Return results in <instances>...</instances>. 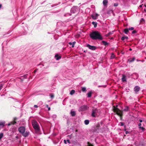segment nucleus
Here are the masks:
<instances>
[{
    "label": "nucleus",
    "instance_id": "f257e3e1",
    "mask_svg": "<svg viewBox=\"0 0 146 146\" xmlns=\"http://www.w3.org/2000/svg\"><path fill=\"white\" fill-rule=\"evenodd\" d=\"M90 36L93 40H102L103 39V38L100 33L97 31L92 32L90 34Z\"/></svg>",
    "mask_w": 146,
    "mask_h": 146
},
{
    "label": "nucleus",
    "instance_id": "f03ea898",
    "mask_svg": "<svg viewBox=\"0 0 146 146\" xmlns=\"http://www.w3.org/2000/svg\"><path fill=\"white\" fill-rule=\"evenodd\" d=\"M25 130L26 128L24 126L20 127L18 128V131L19 132L22 134L23 136L25 137H27L29 134V131H26L25 132Z\"/></svg>",
    "mask_w": 146,
    "mask_h": 146
},
{
    "label": "nucleus",
    "instance_id": "7ed1b4c3",
    "mask_svg": "<svg viewBox=\"0 0 146 146\" xmlns=\"http://www.w3.org/2000/svg\"><path fill=\"white\" fill-rule=\"evenodd\" d=\"M32 123L33 127L37 131H39L40 128L39 125L37 121L35 120H33L32 121Z\"/></svg>",
    "mask_w": 146,
    "mask_h": 146
},
{
    "label": "nucleus",
    "instance_id": "20e7f679",
    "mask_svg": "<svg viewBox=\"0 0 146 146\" xmlns=\"http://www.w3.org/2000/svg\"><path fill=\"white\" fill-rule=\"evenodd\" d=\"M88 108L86 105H83L81 106L79 108V111H83L87 109Z\"/></svg>",
    "mask_w": 146,
    "mask_h": 146
},
{
    "label": "nucleus",
    "instance_id": "39448f33",
    "mask_svg": "<svg viewBox=\"0 0 146 146\" xmlns=\"http://www.w3.org/2000/svg\"><path fill=\"white\" fill-rule=\"evenodd\" d=\"M86 46L88 47L89 49L92 50H95L96 49V46H94L90 45L89 44H86Z\"/></svg>",
    "mask_w": 146,
    "mask_h": 146
},
{
    "label": "nucleus",
    "instance_id": "423d86ee",
    "mask_svg": "<svg viewBox=\"0 0 146 146\" xmlns=\"http://www.w3.org/2000/svg\"><path fill=\"white\" fill-rule=\"evenodd\" d=\"M97 111L96 109H93L92 111V116L93 117H95L96 116V113Z\"/></svg>",
    "mask_w": 146,
    "mask_h": 146
},
{
    "label": "nucleus",
    "instance_id": "0eeeda50",
    "mask_svg": "<svg viewBox=\"0 0 146 146\" xmlns=\"http://www.w3.org/2000/svg\"><path fill=\"white\" fill-rule=\"evenodd\" d=\"M77 8L76 7L74 6L70 10V12L72 13H75L77 10Z\"/></svg>",
    "mask_w": 146,
    "mask_h": 146
},
{
    "label": "nucleus",
    "instance_id": "6e6552de",
    "mask_svg": "<svg viewBox=\"0 0 146 146\" xmlns=\"http://www.w3.org/2000/svg\"><path fill=\"white\" fill-rule=\"evenodd\" d=\"M99 16V15L96 13H94L92 15L91 17L94 20L97 19L98 18V17Z\"/></svg>",
    "mask_w": 146,
    "mask_h": 146
},
{
    "label": "nucleus",
    "instance_id": "1a4fd4ad",
    "mask_svg": "<svg viewBox=\"0 0 146 146\" xmlns=\"http://www.w3.org/2000/svg\"><path fill=\"white\" fill-rule=\"evenodd\" d=\"M140 90V87L138 86H136L134 88V91L135 94H137Z\"/></svg>",
    "mask_w": 146,
    "mask_h": 146
},
{
    "label": "nucleus",
    "instance_id": "9d476101",
    "mask_svg": "<svg viewBox=\"0 0 146 146\" xmlns=\"http://www.w3.org/2000/svg\"><path fill=\"white\" fill-rule=\"evenodd\" d=\"M5 123V121H0V127H3Z\"/></svg>",
    "mask_w": 146,
    "mask_h": 146
},
{
    "label": "nucleus",
    "instance_id": "9b49d317",
    "mask_svg": "<svg viewBox=\"0 0 146 146\" xmlns=\"http://www.w3.org/2000/svg\"><path fill=\"white\" fill-rule=\"evenodd\" d=\"M122 81L123 82H124L126 81V77L124 75H122Z\"/></svg>",
    "mask_w": 146,
    "mask_h": 146
},
{
    "label": "nucleus",
    "instance_id": "f8f14e48",
    "mask_svg": "<svg viewBox=\"0 0 146 146\" xmlns=\"http://www.w3.org/2000/svg\"><path fill=\"white\" fill-rule=\"evenodd\" d=\"M54 57H55V58L57 60H59L61 58V56L58 55V54H56V55H55Z\"/></svg>",
    "mask_w": 146,
    "mask_h": 146
},
{
    "label": "nucleus",
    "instance_id": "ddd939ff",
    "mask_svg": "<svg viewBox=\"0 0 146 146\" xmlns=\"http://www.w3.org/2000/svg\"><path fill=\"white\" fill-rule=\"evenodd\" d=\"M28 76L27 74H25L23 75V77H22V78H20L21 80L23 81V80L27 78V76Z\"/></svg>",
    "mask_w": 146,
    "mask_h": 146
},
{
    "label": "nucleus",
    "instance_id": "4468645a",
    "mask_svg": "<svg viewBox=\"0 0 146 146\" xmlns=\"http://www.w3.org/2000/svg\"><path fill=\"white\" fill-rule=\"evenodd\" d=\"M135 59V57L131 58L128 59V61L130 62H132L134 61Z\"/></svg>",
    "mask_w": 146,
    "mask_h": 146
},
{
    "label": "nucleus",
    "instance_id": "2eb2a0df",
    "mask_svg": "<svg viewBox=\"0 0 146 146\" xmlns=\"http://www.w3.org/2000/svg\"><path fill=\"white\" fill-rule=\"evenodd\" d=\"M16 122L15 121H13L12 122H11L10 123H9L7 124V125L8 126H10L12 124H14L16 123Z\"/></svg>",
    "mask_w": 146,
    "mask_h": 146
},
{
    "label": "nucleus",
    "instance_id": "dca6fc26",
    "mask_svg": "<svg viewBox=\"0 0 146 146\" xmlns=\"http://www.w3.org/2000/svg\"><path fill=\"white\" fill-rule=\"evenodd\" d=\"M108 2V0H104L103 2V5L104 6L107 5Z\"/></svg>",
    "mask_w": 146,
    "mask_h": 146
},
{
    "label": "nucleus",
    "instance_id": "f3484780",
    "mask_svg": "<svg viewBox=\"0 0 146 146\" xmlns=\"http://www.w3.org/2000/svg\"><path fill=\"white\" fill-rule=\"evenodd\" d=\"M75 43H76V42L75 41H74L72 42H69L68 44L69 45H72V48H73L74 47V45Z\"/></svg>",
    "mask_w": 146,
    "mask_h": 146
},
{
    "label": "nucleus",
    "instance_id": "a211bd4d",
    "mask_svg": "<svg viewBox=\"0 0 146 146\" xmlns=\"http://www.w3.org/2000/svg\"><path fill=\"white\" fill-rule=\"evenodd\" d=\"M102 42L103 44H104V45L106 46L108 45V44H109V43L107 42L104 40L102 41Z\"/></svg>",
    "mask_w": 146,
    "mask_h": 146
},
{
    "label": "nucleus",
    "instance_id": "6ab92c4d",
    "mask_svg": "<svg viewBox=\"0 0 146 146\" xmlns=\"http://www.w3.org/2000/svg\"><path fill=\"white\" fill-rule=\"evenodd\" d=\"M70 114L72 116H74L76 115L75 112L74 111H71L70 112Z\"/></svg>",
    "mask_w": 146,
    "mask_h": 146
},
{
    "label": "nucleus",
    "instance_id": "aec40b11",
    "mask_svg": "<svg viewBox=\"0 0 146 146\" xmlns=\"http://www.w3.org/2000/svg\"><path fill=\"white\" fill-rule=\"evenodd\" d=\"M92 24L94 25V27L96 28V27L97 25V23L93 21L92 22Z\"/></svg>",
    "mask_w": 146,
    "mask_h": 146
},
{
    "label": "nucleus",
    "instance_id": "412c9836",
    "mask_svg": "<svg viewBox=\"0 0 146 146\" xmlns=\"http://www.w3.org/2000/svg\"><path fill=\"white\" fill-rule=\"evenodd\" d=\"M92 92H90L88 93L87 94V97L89 98L90 97L92 96Z\"/></svg>",
    "mask_w": 146,
    "mask_h": 146
},
{
    "label": "nucleus",
    "instance_id": "4be33fe9",
    "mask_svg": "<svg viewBox=\"0 0 146 146\" xmlns=\"http://www.w3.org/2000/svg\"><path fill=\"white\" fill-rule=\"evenodd\" d=\"M129 29H125L124 30V32L126 34H127L128 33V32H129Z\"/></svg>",
    "mask_w": 146,
    "mask_h": 146
},
{
    "label": "nucleus",
    "instance_id": "5701e85b",
    "mask_svg": "<svg viewBox=\"0 0 146 146\" xmlns=\"http://www.w3.org/2000/svg\"><path fill=\"white\" fill-rule=\"evenodd\" d=\"M128 38L127 36H123L121 38V40H124L125 39H127Z\"/></svg>",
    "mask_w": 146,
    "mask_h": 146
},
{
    "label": "nucleus",
    "instance_id": "b1692460",
    "mask_svg": "<svg viewBox=\"0 0 146 146\" xmlns=\"http://www.w3.org/2000/svg\"><path fill=\"white\" fill-rule=\"evenodd\" d=\"M75 92V90H72L70 92V94L71 95H73Z\"/></svg>",
    "mask_w": 146,
    "mask_h": 146
},
{
    "label": "nucleus",
    "instance_id": "393cba45",
    "mask_svg": "<svg viewBox=\"0 0 146 146\" xmlns=\"http://www.w3.org/2000/svg\"><path fill=\"white\" fill-rule=\"evenodd\" d=\"M89 123V121L88 120H86L84 121V123L85 124L87 125H88Z\"/></svg>",
    "mask_w": 146,
    "mask_h": 146
},
{
    "label": "nucleus",
    "instance_id": "a878e982",
    "mask_svg": "<svg viewBox=\"0 0 146 146\" xmlns=\"http://www.w3.org/2000/svg\"><path fill=\"white\" fill-rule=\"evenodd\" d=\"M139 129H141L142 131L143 132L145 130V128L143 127H139Z\"/></svg>",
    "mask_w": 146,
    "mask_h": 146
},
{
    "label": "nucleus",
    "instance_id": "bb28decb",
    "mask_svg": "<svg viewBox=\"0 0 146 146\" xmlns=\"http://www.w3.org/2000/svg\"><path fill=\"white\" fill-rule=\"evenodd\" d=\"M129 110V108L128 106H126L125 107V108L123 110L125 111H127Z\"/></svg>",
    "mask_w": 146,
    "mask_h": 146
},
{
    "label": "nucleus",
    "instance_id": "cd10ccee",
    "mask_svg": "<svg viewBox=\"0 0 146 146\" xmlns=\"http://www.w3.org/2000/svg\"><path fill=\"white\" fill-rule=\"evenodd\" d=\"M115 56L114 54L113 53L111 54L110 56V59H112L115 58Z\"/></svg>",
    "mask_w": 146,
    "mask_h": 146
},
{
    "label": "nucleus",
    "instance_id": "c85d7f7f",
    "mask_svg": "<svg viewBox=\"0 0 146 146\" xmlns=\"http://www.w3.org/2000/svg\"><path fill=\"white\" fill-rule=\"evenodd\" d=\"M3 134L2 133H0V140L3 137Z\"/></svg>",
    "mask_w": 146,
    "mask_h": 146
},
{
    "label": "nucleus",
    "instance_id": "c756f323",
    "mask_svg": "<svg viewBox=\"0 0 146 146\" xmlns=\"http://www.w3.org/2000/svg\"><path fill=\"white\" fill-rule=\"evenodd\" d=\"M52 117L53 118V120L55 119L56 117V115H53L52 116Z\"/></svg>",
    "mask_w": 146,
    "mask_h": 146
},
{
    "label": "nucleus",
    "instance_id": "7c9ffc66",
    "mask_svg": "<svg viewBox=\"0 0 146 146\" xmlns=\"http://www.w3.org/2000/svg\"><path fill=\"white\" fill-rule=\"evenodd\" d=\"M86 88L84 87H82V90L83 92H84L86 91Z\"/></svg>",
    "mask_w": 146,
    "mask_h": 146
},
{
    "label": "nucleus",
    "instance_id": "2f4dec72",
    "mask_svg": "<svg viewBox=\"0 0 146 146\" xmlns=\"http://www.w3.org/2000/svg\"><path fill=\"white\" fill-rule=\"evenodd\" d=\"M50 97L51 98V100H52L54 97V95L53 94H50Z\"/></svg>",
    "mask_w": 146,
    "mask_h": 146
},
{
    "label": "nucleus",
    "instance_id": "473e14b6",
    "mask_svg": "<svg viewBox=\"0 0 146 146\" xmlns=\"http://www.w3.org/2000/svg\"><path fill=\"white\" fill-rule=\"evenodd\" d=\"M23 29L26 32L28 30V28L27 26H25L24 28H23Z\"/></svg>",
    "mask_w": 146,
    "mask_h": 146
},
{
    "label": "nucleus",
    "instance_id": "72a5a7b5",
    "mask_svg": "<svg viewBox=\"0 0 146 146\" xmlns=\"http://www.w3.org/2000/svg\"><path fill=\"white\" fill-rule=\"evenodd\" d=\"M112 34V33L111 32H110L106 35V36H108L110 35H111Z\"/></svg>",
    "mask_w": 146,
    "mask_h": 146
},
{
    "label": "nucleus",
    "instance_id": "f704fd0d",
    "mask_svg": "<svg viewBox=\"0 0 146 146\" xmlns=\"http://www.w3.org/2000/svg\"><path fill=\"white\" fill-rule=\"evenodd\" d=\"M46 108H48V110H50V108L48 106V105H46Z\"/></svg>",
    "mask_w": 146,
    "mask_h": 146
},
{
    "label": "nucleus",
    "instance_id": "c9c22d12",
    "mask_svg": "<svg viewBox=\"0 0 146 146\" xmlns=\"http://www.w3.org/2000/svg\"><path fill=\"white\" fill-rule=\"evenodd\" d=\"M118 5V4L117 3H115L114 4V6L115 7H117Z\"/></svg>",
    "mask_w": 146,
    "mask_h": 146
},
{
    "label": "nucleus",
    "instance_id": "e433bc0d",
    "mask_svg": "<svg viewBox=\"0 0 146 146\" xmlns=\"http://www.w3.org/2000/svg\"><path fill=\"white\" fill-rule=\"evenodd\" d=\"M137 33V31L136 30H133L132 32V34H134Z\"/></svg>",
    "mask_w": 146,
    "mask_h": 146
},
{
    "label": "nucleus",
    "instance_id": "4c0bfd02",
    "mask_svg": "<svg viewBox=\"0 0 146 146\" xmlns=\"http://www.w3.org/2000/svg\"><path fill=\"white\" fill-rule=\"evenodd\" d=\"M3 85L2 84H0V90L2 88Z\"/></svg>",
    "mask_w": 146,
    "mask_h": 146
},
{
    "label": "nucleus",
    "instance_id": "58836bf2",
    "mask_svg": "<svg viewBox=\"0 0 146 146\" xmlns=\"http://www.w3.org/2000/svg\"><path fill=\"white\" fill-rule=\"evenodd\" d=\"M71 14L70 13H67L64 15L65 16H70Z\"/></svg>",
    "mask_w": 146,
    "mask_h": 146
},
{
    "label": "nucleus",
    "instance_id": "ea45409f",
    "mask_svg": "<svg viewBox=\"0 0 146 146\" xmlns=\"http://www.w3.org/2000/svg\"><path fill=\"white\" fill-rule=\"evenodd\" d=\"M134 29V28L133 27H131L128 29L129 30H133Z\"/></svg>",
    "mask_w": 146,
    "mask_h": 146
},
{
    "label": "nucleus",
    "instance_id": "a19ab883",
    "mask_svg": "<svg viewBox=\"0 0 146 146\" xmlns=\"http://www.w3.org/2000/svg\"><path fill=\"white\" fill-rule=\"evenodd\" d=\"M38 66H40V67L41 68L44 66L43 64H40L38 65Z\"/></svg>",
    "mask_w": 146,
    "mask_h": 146
},
{
    "label": "nucleus",
    "instance_id": "79ce46f5",
    "mask_svg": "<svg viewBox=\"0 0 146 146\" xmlns=\"http://www.w3.org/2000/svg\"><path fill=\"white\" fill-rule=\"evenodd\" d=\"M58 5V4H54V5H52L51 6H52V7H53L57 6Z\"/></svg>",
    "mask_w": 146,
    "mask_h": 146
},
{
    "label": "nucleus",
    "instance_id": "37998d69",
    "mask_svg": "<svg viewBox=\"0 0 146 146\" xmlns=\"http://www.w3.org/2000/svg\"><path fill=\"white\" fill-rule=\"evenodd\" d=\"M120 123V125L121 126H123L124 125V123L123 122H121Z\"/></svg>",
    "mask_w": 146,
    "mask_h": 146
},
{
    "label": "nucleus",
    "instance_id": "c03bdc74",
    "mask_svg": "<svg viewBox=\"0 0 146 146\" xmlns=\"http://www.w3.org/2000/svg\"><path fill=\"white\" fill-rule=\"evenodd\" d=\"M66 141H67V142L68 143L70 144V143H71L70 141V140L69 139H67Z\"/></svg>",
    "mask_w": 146,
    "mask_h": 146
},
{
    "label": "nucleus",
    "instance_id": "a18cd8bd",
    "mask_svg": "<svg viewBox=\"0 0 146 146\" xmlns=\"http://www.w3.org/2000/svg\"><path fill=\"white\" fill-rule=\"evenodd\" d=\"M129 133H130L129 131H125L126 134H127Z\"/></svg>",
    "mask_w": 146,
    "mask_h": 146
},
{
    "label": "nucleus",
    "instance_id": "49530a36",
    "mask_svg": "<svg viewBox=\"0 0 146 146\" xmlns=\"http://www.w3.org/2000/svg\"><path fill=\"white\" fill-rule=\"evenodd\" d=\"M34 108H37L38 107V106L37 105H34Z\"/></svg>",
    "mask_w": 146,
    "mask_h": 146
},
{
    "label": "nucleus",
    "instance_id": "de8ad7c7",
    "mask_svg": "<svg viewBox=\"0 0 146 146\" xmlns=\"http://www.w3.org/2000/svg\"><path fill=\"white\" fill-rule=\"evenodd\" d=\"M17 118L16 117H15L14 118V121H16V120L17 119Z\"/></svg>",
    "mask_w": 146,
    "mask_h": 146
},
{
    "label": "nucleus",
    "instance_id": "09e8293b",
    "mask_svg": "<svg viewBox=\"0 0 146 146\" xmlns=\"http://www.w3.org/2000/svg\"><path fill=\"white\" fill-rule=\"evenodd\" d=\"M141 123H139L138 124V125L139 126V127H141Z\"/></svg>",
    "mask_w": 146,
    "mask_h": 146
},
{
    "label": "nucleus",
    "instance_id": "8fccbe9b",
    "mask_svg": "<svg viewBox=\"0 0 146 146\" xmlns=\"http://www.w3.org/2000/svg\"><path fill=\"white\" fill-rule=\"evenodd\" d=\"M10 98H12V99H13L15 101H17V99H14V98H13L12 97H11Z\"/></svg>",
    "mask_w": 146,
    "mask_h": 146
},
{
    "label": "nucleus",
    "instance_id": "3c124183",
    "mask_svg": "<svg viewBox=\"0 0 146 146\" xmlns=\"http://www.w3.org/2000/svg\"><path fill=\"white\" fill-rule=\"evenodd\" d=\"M64 141L65 144H67V141H66L65 140H64Z\"/></svg>",
    "mask_w": 146,
    "mask_h": 146
},
{
    "label": "nucleus",
    "instance_id": "603ef678",
    "mask_svg": "<svg viewBox=\"0 0 146 146\" xmlns=\"http://www.w3.org/2000/svg\"><path fill=\"white\" fill-rule=\"evenodd\" d=\"M37 69H36V70H34V73H35L37 72Z\"/></svg>",
    "mask_w": 146,
    "mask_h": 146
},
{
    "label": "nucleus",
    "instance_id": "864d4df0",
    "mask_svg": "<svg viewBox=\"0 0 146 146\" xmlns=\"http://www.w3.org/2000/svg\"><path fill=\"white\" fill-rule=\"evenodd\" d=\"M2 7V5L1 4H0V10L1 9Z\"/></svg>",
    "mask_w": 146,
    "mask_h": 146
},
{
    "label": "nucleus",
    "instance_id": "5fc2aeb1",
    "mask_svg": "<svg viewBox=\"0 0 146 146\" xmlns=\"http://www.w3.org/2000/svg\"><path fill=\"white\" fill-rule=\"evenodd\" d=\"M139 121L140 123H141L142 122V120L141 119H139Z\"/></svg>",
    "mask_w": 146,
    "mask_h": 146
},
{
    "label": "nucleus",
    "instance_id": "6e6d98bb",
    "mask_svg": "<svg viewBox=\"0 0 146 146\" xmlns=\"http://www.w3.org/2000/svg\"><path fill=\"white\" fill-rule=\"evenodd\" d=\"M102 86H98V87H102Z\"/></svg>",
    "mask_w": 146,
    "mask_h": 146
},
{
    "label": "nucleus",
    "instance_id": "4d7b16f0",
    "mask_svg": "<svg viewBox=\"0 0 146 146\" xmlns=\"http://www.w3.org/2000/svg\"><path fill=\"white\" fill-rule=\"evenodd\" d=\"M142 5H140V6H139V7H142Z\"/></svg>",
    "mask_w": 146,
    "mask_h": 146
},
{
    "label": "nucleus",
    "instance_id": "13d9d810",
    "mask_svg": "<svg viewBox=\"0 0 146 146\" xmlns=\"http://www.w3.org/2000/svg\"><path fill=\"white\" fill-rule=\"evenodd\" d=\"M137 61H141L140 60H137Z\"/></svg>",
    "mask_w": 146,
    "mask_h": 146
},
{
    "label": "nucleus",
    "instance_id": "bf43d9fd",
    "mask_svg": "<svg viewBox=\"0 0 146 146\" xmlns=\"http://www.w3.org/2000/svg\"><path fill=\"white\" fill-rule=\"evenodd\" d=\"M129 50H132V49H131V48H130V49H129Z\"/></svg>",
    "mask_w": 146,
    "mask_h": 146
},
{
    "label": "nucleus",
    "instance_id": "052dcab7",
    "mask_svg": "<svg viewBox=\"0 0 146 146\" xmlns=\"http://www.w3.org/2000/svg\"><path fill=\"white\" fill-rule=\"evenodd\" d=\"M144 6H145V7H146V5H144Z\"/></svg>",
    "mask_w": 146,
    "mask_h": 146
},
{
    "label": "nucleus",
    "instance_id": "680f3d73",
    "mask_svg": "<svg viewBox=\"0 0 146 146\" xmlns=\"http://www.w3.org/2000/svg\"><path fill=\"white\" fill-rule=\"evenodd\" d=\"M126 129H124V131H126Z\"/></svg>",
    "mask_w": 146,
    "mask_h": 146
},
{
    "label": "nucleus",
    "instance_id": "e2e57ef3",
    "mask_svg": "<svg viewBox=\"0 0 146 146\" xmlns=\"http://www.w3.org/2000/svg\"><path fill=\"white\" fill-rule=\"evenodd\" d=\"M144 11H146V10H145V9H144Z\"/></svg>",
    "mask_w": 146,
    "mask_h": 146
},
{
    "label": "nucleus",
    "instance_id": "0e129e2a",
    "mask_svg": "<svg viewBox=\"0 0 146 146\" xmlns=\"http://www.w3.org/2000/svg\"><path fill=\"white\" fill-rule=\"evenodd\" d=\"M125 127H126V126L125 125L124 126V127L125 128Z\"/></svg>",
    "mask_w": 146,
    "mask_h": 146
},
{
    "label": "nucleus",
    "instance_id": "69168bd1",
    "mask_svg": "<svg viewBox=\"0 0 146 146\" xmlns=\"http://www.w3.org/2000/svg\"><path fill=\"white\" fill-rule=\"evenodd\" d=\"M84 52H86L85 50L84 51Z\"/></svg>",
    "mask_w": 146,
    "mask_h": 146
},
{
    "label": "nucleus",
    "instance_id": "338daca9",
    "mask_svg": "<svg viewBox=\"0 0 146 146\" xmlns=\"http://www.w3.org/2000/svg\"><path fill=\"white\" fill-rule=\"evenodd\" d=\"M44 134H45V132H44Z\"/></svg>",
    "mask_w": 146,
    "mask_h": 146
}]
</instances>
